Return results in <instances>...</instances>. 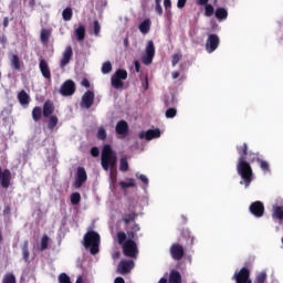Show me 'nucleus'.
Returning <instances> with one entry per match:
<instances>
[{
	"instance_id": "nucleus-1",
	"label": "nucleus",
	"mask_w": 283,
	"mask_h": 283,
	"mask_svg": "<svg viewBox=\"0 0 283 283\" xmlns=\"http://www.w3.org/2000/svg\"><path fill=\"white\" fill-rule=\"evenodd\" d=\"M237 151L239 154L237 171L242 178L240 185L249 187L251 182H253V168L251 167V164L247 161V143H244L242 146H237Z\"/></svg>"
},
{
	"instance_id": "nucleus-2",
	"label": "nucleus",
	"mask_w": 283,
	"mask_h": 283,
	"mask_svg": "<svg viewBox=\"0 0 283 283\" xmlns=\"http://www.w3.org/2000/svg\"><path fill=\"white\" fill-rule=\"evenodd\" d=\"M232 280L235 281V283H253L251 280V270L249 268H242L239 272H234ZM266 282V272H260L255 280L254 283H264Z\"/></svg>"
},
{
	"instance_id": "nucleus-3",
	"label": "nucleus",
	"mask_w": 283,
	"mask_h": 283,
	"mask_svg": "<svg viewBox=\"0 0 283 283\" xmlns=\"http://www.w3.org/2000/svg\"><path fill=\"white\" fill-rule=\"evenodd\" d=\"M101 165H102V169H104V171H109V167L111 169H115L116 168V154L114 153V150L112 149V146L109 145H105L103 150H102V156H101Z\"/></svg>"
},
{
	"instance_id": "nucleus-4",
	"label": "nucleus",
	"mask_w": 283,
	"mask_h": 283,
	"mask_svg": "<svg viewBox=\"0 0 283 283\" xmlns=\"http://www.w3.org/2000/svg\"><path fill=\"white\" fill-rule=\"evenodd\" d=\"M101 244V234L96 231H88L84 235V247L85 249H90L92 255H96L98 253V247Z\"/></svg>"
},
{
	"instance_id": "nucleus-5",
	"label": "nucleus",
	"mask_w": 283,
	"mask_h": 283,
	"mask_svg": "<svg viewBox=\"0 0 283 283\" xmlns=\"http://www.w3.org/2000/svg\"><path fill=\"white\" fill-rule=\"evenodd\" d=\"M127 81V71L125 69H118L111 77V85L114 90H123L125 82Z\"/></svg>"
},
{
	"instance_id": "nucleus-6",
	"label": "nucleus",
	"mask_w": 283,
	"mask_h": 283,
	"mask_svg": "<svg viewBox=\"0 0 283 283\" xmlns=\"http://www.w3.org/2000/svg\"><path fill=\"white\" fill-rule=\"evenodd\" d=\"M154 56H156V46L154 45V41H148V44L145 50V54L142 56V63L144 65H151L154 63Z\"/></svg>"
},
{
	"instance_id": "nucleus-7",
	"label": "nucleus",
	"mask_w": 283,
	"mask_h": 283,
	"mask_svg": "<svg viewBox=\"0 0 283 283\" xmlns=\"http://www.w3.org/2000/svg\"><path fill=\"white\" fill-rule=\"evenodd\" d=\"M123 253L126 258H136L138 255V245L136 241L129 239L123 244Z\"/></svg>"
},
{
	"instance_id": "nucleus-8",
	"label": "nucleus",
	"mask_w": 283,
	"mask_h": 283,
	"mask_svg": "<svg viewBox=\"0 0 283 283\" xmlns=\"http://www.w3.org/2000/svg\"><path fill=\"white\" fill-rule=\"evenodd\" d=\"M220 45V38L216 33H211L208 35V39L206 41V50L208 54H211L218 50Z\"/></svg>"
},
{
	"instance_id": "nucleus-9",
	"label": "nucleus",
	"mask_w": 283,
	"mask_h": 283,
	"mask_svg": "<svg viewBox=\"0 0 283 283\" xmlns=\"http://www.w3.org/2000/svg\"><path fill=\"white\" fill-rule=\"evenodd\" d=\"M74 92H76V83L72 80H66L60 88L62 96H73Z\"/></svg>"
},
{
	"instance_id": "nucleus-10",
	"label": "nucleus",
	"mask_w": 283,
	"mask_h": 283,
	"mask_svg": "<svg viewBox=\"0 0 283 283\" xmlns=\"http://www.w3.org/2000/svg\"><path fill=\"white\" fill-rule=\"evenodd\" d=\"M170 255L177 262L182 260L185 258V248L180 243H174L170 247Z\"/></svg>"
},
{
	"instance_id": "nucleus-11",
	"label": "nucleus",
	"mask_w": 283,
	"mask_h": 283,
	"mask_svg": "<svg viewBox=\"0 0 283 283\" xmlns=\"http://www.w3.org/2000/svg\"><path fill=\"white\" fill-rule=\"evenodd\" d=\"M115 132L118 136H122V138H127V136H129V124L120 119L115 126Z\"/></svg>"
},
{
	"instance_id": "nucleus-12",
	"label": "nucleus",
	"mask_w": 283,
	"mask_h": 283,
	"mask_svg": "<svg viewBox=\"0 0 283 283\" xmlns=\"http://www.w3.org/2000/svg\"><path fill=\"white\" fill-rule=\"evenodd\" d=\"M0 180L2 189H8L10 187V182L12 181V172L10 169L2 170L0 166Z\"/></svg>"
},
{
	"instance_id": "nucleus-13",
	"label": "nucleus",
	"mask_w": 283,
	"mask_h": 283,
	"mask_svg": "<svg viewBox=\"0 0 283 283\" xmlns=\"http://www.w3.org/2000/svg\"><path fill=\"white\" fill-rule=\"evenodd\" d=\"M132 269H134V261L122 260L117 266V272L120 275H127V273H132Z\"/></svg>"
},
{
	"instance_id": "nucleus-14",
	"label": "nucleus",
	"mask_w": 283,
	"mask_h": 283,
	"mask_svg": "<svg viewBox=\"0 0 283 283\" xmlns=\"http://www.w3.org/2000/svg\"><path fill=\"white\" fill-rule=\"evenodd\" d=\"M250 213L255 218H262L264 216V203L262 201H254L250 205Z\"/></svg>"
},
{
	"instance_id": "nucleus-15",
	"label": "nucleus",
	"mask_w": 283,
	"mask_h": 283,
	"mask_svg": "<svg viewBox=\"0 0 283 283\" xmlns=\"http://www.w3.org/2000/svg\"><path fill=\"white\" fill-rule=\"evenodd\" d=\"M94 105V92L86 91L82 96L81 107L84 109H90Z\"/></svg>"
},
{
	"instance_id": "nucleus-16",
	"label": "nucleus",
	"mask_w": 283,
	"mask_h": 283,
	"mask_svg": "<svg viewBox=\"0 0 283 283\" xmlns=\"http://www.w3.org/2000/svg\"><path fill=\"white\" fill-rule=\"evenodd\" d=\"M87 181V171H85V168L78 167L77 168V175L75 178V187L76 189H81L83 187V184Z\"/></svg>"
},
{
	"instance_id": "nucleus-17",
	"label": "nucleus",
	"mask_w": 283,
	"mask_h": 283,
	"mask_svg": "<svg viewBox=\"0 0 283 283\" xmlns=\"http://www.w3.org/2000/svg\"><path fill=\"white\" fill-rule=\"evenodd\" d=\"M72 56H74V50H72V45H67L62 54L60 67H65V65H69L70 61H72Z\"/></svg>"
},
{
	"instance_id": "nucleus-18",
	"label": "nucleus",
	"mask_w": 283,
	"mask_h": 283,
	"mask_svg": "<svg viewBox=\"0 0 283 283\" xmlns=\"http://www.w3.org/2000/svg\"><path fill=\"white\" fill-rule=\"evenodd\" d=\"M139 138H140V140H143L144 138L146 140H154V138H160V128L149 129L146 133L140 132Z\"/></svg>"
},
{
	"instance_id": "nucleus-19",
	"label": "nucleus",
	"mask_w": 283,
	"mask_h": 283,
	"mask_svg": "<svg viewBox=\"0 0 283 283\" xmlns=\"http://www.w3.org/2000/svg\"><path fill=\"white\" fill-rule=\"evenodd\" d=\"M39 67H40V72H41L42 76L44 78H46L48 81H50V78H52V72L50 71V65L48 64V61H45L43 59L40 60Z\"/></svg>"
},
{
	"instance_id": "nucleus-20",
	"label": "nucleus",
	"mask_w": 283,
	"mask_h": 283,
	"mask_svg": "<svg viewBox=\"0 0 283 283\" xmlns=\"http://www.w3.org/2000/svg\"><path fill=\"white\" fill-rule=\"evenodd\" d=\"M54 114V102L48 99L43 104L42 115L44 118H50Z\"/></svg>"
},
{
	"instance_id": "nucleus-21",
	"label": "nucleus",
	"mask_w": 283,
	"mask_h": 283,
	"mask_svg": "<svg viewBox=\"0 0 283 283\" xmlns=\"http://www.w3.org/2000/svg\"><path fill=\"white\" fill-rule=\"evenodd\" d=\"M22 249V258L27 264H30V242L25 240L21 247Z\"/></svg>"
},
{
	"instance_id": "nucleus-22",
	"label": "nucleus",
	"mask_w": 283,
	"mask_h": 283,
	"mask_svg": "<svg viewBox=\"0 0 283 283\" xmlns=\"http://www.w3.org/2000/svg\"><path fill=\"white\" fill-rule=\"evenodd\" d=\"M18 101L20 105L25 106V105H30L31 98H30V95L24 90H22L18 93Z\"/></svg>"
},
{
	"instance_id": "nucleus-23",
	"label": "nucleus",
	"mask_w": 283,
	"mask_h": 283,
	"mask_svg": "<svg viewBox=\"0 0 283 283\" xmlns=\"http://www.w3.org/2000/svg\"><path fill=\"white\" fill-rule=\"evenodd\" d=\"M214 17H216V19H218V21H224L229 17V11H227V9H224L222 7H219L214 11Z\"/></svg>"
},
{
	"instance_id": "nucleus-24",
	"label": "nucleus",
	"mask_w": 283,
	"mask_h": 283,
	"mask_svg": "<svg viewBox=\"0 0 283 283\" xmlns=\"http://www.w3.org/2000/svg\"><path fill=\"white\" fill-rule=\"evenodd\" d=\"M149 30H151V20L150 19H145L139 24V31L142 32V34H148Z\"/></svg>"
},
{
	"instance_id": "nucleus-25",
	"label": "nucleus",
	"mask_w": 283,
	"mask_h": 283,
	"mask_svg": "<svg viewBox=\"0 0 283 283\" xmlns=\"http://www.w3.org/2000/svg\"><path fill=\"white\" fill-rule=\"evenodd\" d=\"M32 118H33L34 123H39V120H41V118H43V108H41V106L33 107Z\"/></svg>"
},
{
	"instance_id": "nucleus-26",
	"label": "nucleus",
	"mask_w": 283,
	"mask_h": 283,
	"mask_svg": "<svg viewBox=\"0 0 283 283\" xmlns=\"http://www.w3.org/2000/svg\"><path fill=\"white\" fill-rule=\"evenodd\" d=\"M245 160L250 165H251V163H258V160H261V158L258 157V154H255L253 151H249V145H247Z\"/></svg>"
},
{
	"instance_id": "nucleus-27",
	"label": "nucleus",
	"mask_w": 283,
	"mask_h": 283,
	"mask_svg": "<svg viewBox=\"0 0 283 283\" xmlns=\"http://www.w3.org/2000/svg\"><path fill=\"white\" fill-rule=\"evenodd\" d=\"M169 283H182V275L180 272L172 270L170 272Z\"/></svg>"
},
{
	"instance_id": "nucleus-28",
	"label": "nucleus",
	"mask_w": 283,
	"mask_h": 283,
	"mask_svg": "<svg viewBox=\"0 0 283 283\" xmlns=\"http://www.w3.org/2000/svg\"><path fill=\"white\" fill-rule=\"evenodd\" d=\"M50 36H52V30L42 29L40 33V39L42 43H50Z\"/></svg>"
},
{
	"instance_id": "nucleus-29",
	"label": "nucleus",
	"mask_w": 283,
	"mask_h": 283,
	"mask_svg": "<svg viewBox=\"0 0 283 283\" xmlns=\"http://www.w3.org/2000/svg\"><path fill=\"white\" fill-rule=\"evenodd\" d=\"M11 67L17 72H21V60L19 59V55L13 54L11 56Z\"/></svg>"
},
{
	"instance_id": "nucleus-30",
	"label": "nucleus",
	"mask_w": 283,
	"mask_h": 283,
	"mask_svg": "<svg viewBox=\"0 0 283 283\" xmlns=\"http://www.w3.org/2000/svg\"><path fill=\"white\" fill-rule=\"evenodd\" d=\"M273 218H275L276 220H279L280 222L283 221V207L282 206H275L273 208Z\"/></svg>"
},
{
	"instance_id": "nucleus-31",
	"label": "nucleus",
	"mask_w": 283,
	"mask_h": 283,
	"mask_svg": "<svg viewBox=\"0 0 283 283\" xmlns=\"http://www.w3.org/2000/svg\"><path fill=\"white\" fill-rule=\"evenodd\" d=\"M72 17H74V11L71 7H67L62 11L63 21H72Z\"/></svg>"
},
{
	"instance_id": "nucleus-32",
	"label": "nucleus",
	"mask_w": 283,
	"mask_h": 283,
	"mask_svg": "<svg viewBox=\"0 0 283 283\" xmlns=\"http://www.w3.org/2000/svg\"><path fill=\"white\" fill-rule=\"evenodd\" d=\"M56 125H59V117L56 115L49 116L48 129L52 132L56 127Z\"/></svg>"
},
{
	"instance_id": "nucleus-33",
	"label": "nucleus",
	"mask_w": 283,
	"mask_h": 283,
	"mask_svg": "<svg viewBox=\"0 0 283 283\" xmlns=\"http://www.w3.org/2000/svg\"><path fill=\"white\" fill-rule=\"evenodd\" d=\"M75 36L77 41H85V27L83 24L75 29Z\"/></svg>"
},
{
	"instance_id": "nucleus-34",
	"label": "nucleus",
	"mask_w": 283,
	"mask_h": 283,
	"mask_svg": "<svg viewBox=\"0 0 283 283\" xmlns=\"http://www.w3.org/2000/svg\"><path fill=\"white\" fill-rule=\"evenodd\" d=\"M127 181H119L120 189H129L130 187H136V181L134 178H127Z\"/></svg>"
},
{
	"instance_id": "nucleus-35",
	"label": "nucleus",
	"mask_w": 283,
	"mask_h": 283,
	"mask_svg": "<svg viewBox=\"0 0 283 283\" xmlns=\"http://www.w3.org/2000/svg\"><path fill=\"white\" fill-rule=\"evenodd\" d=\"M119 171H123V174L129 171V163L127 161V157H122L119 159Z\"/></svg>"
},
{
	"instance_id": "nucleus-36",
	"label": "nucleus",
	"mask_w": 283,
	"mask_h": 283,
	"mask_svg": "<svg viewBox=\"0 0 283 283\" xmlns=\"http://www.w3.org/2000/svg\"><path fill=\"white\" fill-rule=\"evenodd\" d=\"M258 163H259L262 171H264V174L271 172V166L269 165V161H266L264 159H258Z\"/></svg>"
},
{
	"instance_id": "nucleus-37",
	"label": "nucleus",
	"mask_w": 283,
	"mask_h": 283,
	"mask_svg": "<svg viewBox=\"0 0 283 283\" xmlns=\"http://www.w3.org/2000/svg\"><path fill=\"white\" fill-rule=\"evenodd\" d=\"M136 212L124 214L123 222L125 224H129V222H134V220H136Z\"/></svg>"
},
{
	"instance_id": "nucleus-38",
	"label": "nucleus",
	"mask_w": 283,
	"mask_h": 283,
	"mask_svg": "<svg viewBox=\"0 0 283 283\" xmlns=\"http://www.w3.org/2000/svg\"><path fill=\"white\" fill-rule=\"evenodd\" d=\"M49 243H50V237H48V234H43L41 239L40 251H45L48 249Z\"/></svg>"
},
{
	"instance_id": "nucleus-39",
	"label": "nucleus",
	"mask_w": 283,
	"mask_h": 283,
	"mask_svg": "<svg viewBox=\"0 0 283 283\" xmlns=\"http://www.w3.org/2000/svg\"><path fill=\"white\" fill-rule=\"evenodd\" d=\"M2 283H17V276L12 273L4 274Z\"/></svg>"
},
{
	"instance_id": "nucleus-40",
	"label": "nucleus",
	"mask_w": 283,
	"mask_h": 283,
	"mask_svg": "<svg viewBox=\"0 0 283 283\" xmlns=\"http://www.w3.org/2000/svg\"><path fill=\"white\" fill-rule=\"evenodd\" d=\"M214 12L213 4H205V17H211Z\"/></svg>"
},
{
	"instance_id": "nucleus-41",
	"label": "nucleus",
	"mask_w": 283,
	"mask_h": 283,
	"mask_svg": "<svg viewBox=\"0 0 283 283\" xmlns=\"http://www.w3.org/2000/svg\"><path fill=\"white\" fill-rule=\"evenodd\" d=\"M181 60H182V55L180 53H175L171 56V65H172V67H176L177 63H180Z\"/></svg>"
},
{
	"instance_id": "nucleus-42",
	"label": "nucleus",
	"mask_w": 283,
	"mask_h": 283,
	"mask_svg": "<svg viewBox=\"0 0 283 283\" xmlns=\"http://www.w3.org/2000/svg\"><path fill=\"white\" fill-rule=\"evenodd\" d=\"M117 240H118V244H125L127 241V234L123 231L117 232Z\"/></svg>"
},
{
	"instance_id": "nucleus-43",
	"label": "nucleus",
	"mask_w": 283,
	"mask_h": 283,
	"mask_svg": "<svg viewBox=\"0 0 283 283\" xmlns=\"http://www.w3.org/2000/svg\"><path fill=\"white\" fill-rule=\"evenodd\" d=\"M81 202V193L78 192H73L71 195V203L72 205H78Z\"/></svg>"
},
{
	"instance_id": "nucleus-44",
	"label": "nucleus",
	"mask_w": 283,
	"mask_h": 283,
	"mask_svg": "<svg viewBox=\"0 0 283 283\" xmlns=\"http://www.w3.org/2000/svg\"><path fill=\"white\" fill-rule=\"evenodd\" d=\"M97 138L98 140H105V138H107V130H105L103 127H99L97 130Z\"/></svg>"
},
{
	"instance_id": "nucleus-45",
	"label": "nucleus",
	"mask_w": 283,
	"mask_h": 283,
	"mask_svg": "<svg viewBox=\"0 0 283 283\" xmlns=\"http://www.w3.org/2000/svg\"><path fill=\"white\" fill-rule=\"evenodd\" d=\"M59 283H72V280L70 279V275L66 273H61L59 275Z\"/></svg>"
},
{
	"instance_id": "nucleus-46",
	"label": "nucleus",
	"mask_w": 283,
	"mask_h": 283,
	"mask_svg": "<svg viewBox=\"0 0 283 283\" xmlns=\"http://www.w3.org/2000/svg\"><path fill=\"white\" fill-rule=\"evenodd\" d=\"M178 114V109L171 107L166 111V118H176V115Z\"/></svg>"
},
{
	"instance_id": "nucleus-47",
	"label": "nucleus",
	"mask_w": 283,
	"mask_h": 283,
	"mask_svg": "<svg viewBox=\"0 0 283 283\" xmlns=\"http://www.w3.org/2000/svg\"><path fill=\"white\" fill-rule=\"evenodd\" d=\"M112 72V63L111 62H105L102 66V73L103 74H109Z\"/></svg>"
},
{
	"instance_id": "nucleus-48",
	"label": "nucleus",
	"mask_w": 283,
	"mask_h": 283,
	"mask_svg": "<svg viewBox=\"0 0 283 283\" xmlns=\"http://www.w3.org/2000/svg\"><path fill=\"white\" fill-rule=\"evenodd\" d=\"M161 0H155V11L160 15H163V6H160Z\"/></svg>"
},
{
	"instance_id": "nucleus-49",
	"label": "nucleus",
	"mask_w": 283,
	"mask_h": 283,
	"mask_svg": "<svg viewBox=\"0 0 283 283\" xmlns=\"http://www.w3.org/2000/svg\"><path fill=\"white\" fill-rule=\"evenodd\" d=\"M164 7L167 14H171V0H164Z\"/></svg>"
},
{
	"instance_id": "nucleus-50",
	"label": "nucleus",
	"mask_w": 283,
	"mask_h": 283,
	"mask_svg": "<svg viewBox=\"0 0 283 283\" xmlns=\"http://www.w3.org/2000/svg\"><path fill=\"white\" fill-rule=\"evenodd\" d=\"M94 34L95 36H98V34H101V23H98V20L94 21Z\"/></svg>"
},
{
	"instance_id": "nucleus-51",
	"label": "nucleus",
	"mask_w": 283,
	"mask_h": 283,
	"mask_svg": "<svg viewBox=\"0 0 283 283\" xmlns=\"http://www.w3.org/2000/svg\"><path fill=\"white\" fill-rule=\"evenodd\" d=\"M99 155H101V150L98 149V147L91 148V156H93V158H98Z\"/></svg>"
},
{
	"instance_id": "nucleus-52",
	"label": "nucleus",
	"mask_w": 283,
	"mask_h": 283,
	"mask_svg": "<svg viewBox=\"0 0 283 283\" xmlns=\"http://www.w3.org/2000/svg\"><path fill=\"white\" fill-rule=\"evenodd\" d=\"M136 178H139V180L144 182V185H149V179L147 178V176L136 174Z\"/></svg>"
},
{
	"instance_id": "nucleus-53",
	"label": "nucleus",
	"mask_w": 283,
	"mask_h": 283,
	"mask_svg": "<svg viewBox=\"0 0 283 283\" xmlns=\"http://www.w3.org/2000/svg\"><path fill=\"white\" fill-rule=\"evenodd\" d=\"M185 6H187V0H178L177 8H179V10H182Z\"/></svg>"
},
{
	"instance_id": "nucleus-54",
	"label": "nucleus",
	"mask_w": 283,
	"mask_h": 283,
	"mask_svg": "<svg viewBox=\"0 0 283 283\" xmlns=\"http://www.w3.org/2000/svg\"><path fill=\"white\" fill-rule=\"evenodd\" d=\"M12 213V208L10 206H6L3 209V216H10Z\"/></svg>"
},
{
	"instance_id": "nucleus-55",
	"label": "nucleus",
	"mask_w": 283,
	"mask_h": 283,
	"mask_svg": "<svg viewBox=\"0 0 283 283\" xmlns=\"http://www.w3.org/2000/svg\"><path fill=\"white\" fill-rule=\"evenodd\" d=\"M134 64H135V72H140V62H138V60H136L134 62Z\"/></svg>"
},
{
	"instance_id": "nucleus-56",
	"label": "nucleus",
	"mask_w": 283,
	"mask_h": 283,
	"mask_svg": "<svg viewBox=\"0 0 283 283\" xmlns=\"http://www.w3.org/2000/svg\"><path fill=\"white\" fill-rule=\"evenodd\" d=\"M132 231L135 233H138V231H140V226H138L137 223H134V227L132 228Z\"/></svg>"
},
{
	"instance_id": "nucleus-57",
	"label": "nucleus",
	"mask_w": 283,
	"mask_h": 283,
	"mask_svg": "<svg viewBox=\"0 0 283 283\" xmlns=\"http://www.w3.org/2000/svg\"><path fill=\"white\" fill-rule=\"evenodd\" d=\"M180 76L179 71H175L171 73V78H174V81H176V78H178Z\"/></svg>"
},
{
	"instance_id": "nucleus-58",
	"label": "nucleus",
	"mask_w": 283,
	"mask_h": 283,
	"mask_svg": "<svg viewBox=\"0 0 283 283\" xmlns=\"http://www.w3.org/2000/svg\"><path fill=\"white\" fill-rule=\"evenodd\" d=\"M82 85H83V87H90V80H87V78H84L83 81H82Z\"/></svg>"
},
{
	"instance_id": "nucleus-59",
	"label": "nucleus",
	"mask_w": 283,
	"mask_h": 283,
	"mask_svg": "<svg viewBox=\"0 0 283 283\" xmlns=\"http://www.w3.org/2000/svg\"><path fill=\"white\" fill-rule=\"evenodd\" d=\"M197 3L198 6H207L209 4V0H198Z\"/></svg>"
},
{
	"instance_id": "nucleus-60",
	"label": "nucleus",
	"mask_w": 283,
	"mask_h": 283,
	"mask_svg": "<svg viewBox=\"0 0 283 283\" xmlns=\"http://www.w3.org/2000/svg\"><path fill=\"white\" fill-rule=\"evenodd\" d=\"M10 25V20L8 18H3V28H8Z\"/></svg>"
},
{
	"instance_id": "nucleus-61",
	"label": "nucleus",
	"mask_w": 283,
	"mask_h": 283,
	"mask_svg": "<svg viewBox=\"0 0 283 283\" xmlns=\"http://www.w3.org/2000/svg\"><path fill=\"white\" fill-rule=\"evenodd\" d=\"M114 283H125V279L118 276L115 279Z\"/></svg>"
},
{
	"instance_id": "nucleus-62",
	"label": "nucleus",
	"mask_w": 283,
	"mask_h": 283,
	"mask_svg": "<svg viewBox=\"0 0 283 283\" xmlns=\"http://www.w3.org/2000/svg\"><path fill=\"white\" fill-rule=\"evenodd\" d=\"M128 238H130V240H134V238H136V232H134L133 230L128 232Z\"/></svg>"
},
{
	"instance_id": "nucleus-63",
	"label": "nucleus",
	"mask_w": 283,
	"mask_h": 283,
	"mask_svg": "<svg viewBox=\"0 0 283 283\" xmlns=\"http://www.w3.org/2000/svg\"><path fill=\"white\" fill-rule=\"evenodd\" d=\"M145 90H149V78L145 77Z\"/></svg>"
},
{
	"instance_id": "nucleus-64",
	"label": "nucleus",
	"mask_w": 283,
	"mask_h": 283,
	"mask_svg": "<svg viewBox=\"0 0 283 283\" xmlns=\"http://www.w3.org/2000/svg\"><path fill=\"white\" fill-rule=\"evenodd\" d=\"M158 283H167V279L166 277H161Z\"/></svg>"
}]
</instances>
